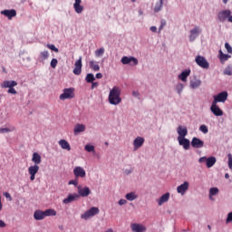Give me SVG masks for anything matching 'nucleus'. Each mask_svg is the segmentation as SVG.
I'll return each mask as SVG.
<instances>
[{
  "mask_svg": "<svg viewBox=\"0 0 232 232\" xmlns=\"http://www.w3.org/2000/svg\"><path fill=\"white\" fill-rule=\"evenodd\" d=\"M202 84V82L198 79H194L190 81V87L192 89L198 88Z\"/></svg>",
  "mask_w": 232,
  "mask_h": 232,
  "instance_id": "72a5a7b5",
  "label": "nucleus"
},
{
  "mask_svg": "<svg viewBox=\"0 0 232 232\" xmlns=\"http://www.w3.org/2000/svg\"><path fill=\"white\" fill-rule=\"evenodd\" d=\"M28 173L30 175V180L34 181L35 180V174L39 173V166L38 165H33L28 168Z\"/></svg>",
  "mask_w": 232,
  "mask_h": 232,
  "instance_id": "9d476101",
  "label": "nucleus"
},
{
  "mask_svg": "<svg viewBox=\"0 0 232 232\" xmlns=\"http://www.w3.org/2000/svg\"><path fill=\"white\" fill-rule=\"evenodd\" d=\"M1 14L5 15V17H7V19H9V21H12L13 17H15V15H17V11H15V9H5L1 11Z\"/></svg>",
  "mask_w": 232,
  "mask_h": 232,
  "instance_id": "ddd939ff",
  "label": "nucleus"
},
{
  "mask_svg": "<svg viewBox=\"0 0 232 232\" xmlns=\"http://www.w3.org/2000/svg\"><path fill=\"white\" fill-rule=\"evenodd\" d=\"M50 57V53L48 51H43L38 55L37 61L38 63H44V61L48 60Z\"/></svg>",
  "mask_w": 232,
  "mask_h": 232,
  "instance_id": "4be33fe9",
  "label": "nucleus"
},
{
  "mask_svg": "<svg viewBox=\"0 0 232 232\" xmlns=\"http://www.w3.org/2000/svg\"><path fill=\"white\" fill-rule=\"evenodd\" d=\"M73 175L76 179H79V177L81 179H84V177H86V170L82 167H75L73 169Z\"/></svg>",
  "mask_w": 232,
  "mask_h": 232,
  "instance_id": "f8f14e48",
  "label": "nucleus"
},
{
  "mask_svg": "<svg viewBox=\"0 0 232 232\" xmlns=\"http://www.w3.org/2000/svg\"><path fill=\"white\" fill-rule=\"evenodd\" d=\"M1 88H15V86H17V82L12 80V81H8L5 80L1 84H0Z\"/></svg>",
  "mask_w": 232,
  "mask_h": 232,
  "instance_id": "a211bd4d",
  "label": "nucleus"
},
{
  "mask_svg": "<svg viewBox=\"0 0 232 232\" xmlns=\"http://www.w3.org/2000/svg\"><path fill=\"white\" fill-rule=\"evenodd\" d=\"M195 62L198 66H200V68H203L204 70H208L209 68V63H208V60H206L204 56H197Z\"/></svg>",
  "mask_w": 232,
  "mask_h": 232,
  "instance_id": "20e7f679",
  "label": "nucleus"
},
{
  "mask_svg": "<svg viewBox=\"0 0 232 232\" xmlns=\"http://www.w3.org/2000/svg\"><path fill=\"white\" fill-rule=\"evenodd\" d=\"M226 101H227V92H222L214 96V101L212 102L217 104L218 102H226Z\"/></svg>",
  "mask_w": 232,
  "mask_h": 232,
  "instance_id": "423d86ee",
  "label": "nucleus"
},
{
  "mask_svg": "<svg viewBox=\"0 0 232 232\" xmlns=\"http://www.w3.org/2000/svg\"><path fill=\"white\" fill-rule=\"evenodd\" d=\"M227 159H228V168L232 171V155H231V153L227 154Z\"/></svg>",
  "mask_w": 232,
  "mask_h": 232,
  "instance_id": "49530a36",
  "label": "nucleus"
},
{
  "mask_svg": "<svg viewBox=\"0 0 232 232\" xmlns=\"http://www.w3.org/2000/svg\"><path fill=\"white\" fill-rule=\"evenodd\" d=\"M74 75H81L82 73V56H80L79 59L74 63L73 69Z\"/></svg>",
  "mask_w": 232,
  "mask_h": 232,
  "instance_id": "39448f33",
  "label": "nucleus"
},
{
  "mask_svg": "<svg viewBox=\"0 0 232 232\" xmlns=\"http://www.w3.org/2000/svg\"><path fill=\"white\" fill-rule=\"evenodd\" d=\"M132 95H134V97H137L139 94L136 92H133Z\"/></svg>",
  "mask_w": 232,
  "mask_h": 232,
  "instance_id": "69168bd1",
  "label": "nucleus"
},
{
  "mask_svg": "<svg viewBox=\"0 0 232 232\" xmlns=\"http://www.w3.org/2000/svg\"><path fill=\"white\" fill-rule=\"evenodd\" d=\"M49 50H52L53 52H55V53H59V49L55 47L53 44H47L46 45Z\"/></svg>",
  "mask_w": 232,
  "mask_h": 232,
  "instance_id": "c03bdc74",
  "label": "nucleus"
},
{
  "mask_svg": "<svg viewBox=\"0 0 232 232\" xmlns=\"http://www.w3.org/2000/svg\"><path fill=\"white\" fill-rule=\"evenodd\" d=\"M198 162H208V158H206V157H202V158H200L199 160H198Z\"/></svg>",
  "mask_w": 232,
  "mask_h": 232,
  "instance_id": "13d9d810",
  "label": "nucleus"
},
{
  "mask_svg": "<svg viewBox=\"0 0 232 232\" xmlns=\"http://www.w3.org/2000/svg\"><path fill=\"white\" fill-rule=\"evenodd\" d=\"M219 53V60L221 61V63L224 64L225 61H227V59H230L231 58V55L229 54H226L222 52V50H220L218 52Z\"/></svg>",
  "mask_w": 232,
  "mask_h": 232,
  "instance_id": "7c9ffc66",
  "label": "nucleus"
},
{
  "mask_svg": "<svg viewBox=\"0 0 232 232\" xmlns=\"http://www.w3.org/2000/svg\"><path fill=\"white\" fill-rule=\"evenodd\" d=\"M89 66L92 70H93V72H99V70H101V66H99V63H97L95 61L89 62Z\"/></svg>",
  "mask_w": 232,
  "mask_h": 232,
  "instance_id": "2f4dec72",
  "label": "nucleus"
},
{
  "mask_svg": "<svg viewBox=\"0 0 232 232\" xmlns=\"http://www.w3.org/2000/svg\"><path fill=\"white\" fill-rule=\"evenodd\" d=\"M0 227H6V223L0 219Z\"/></svg>",
  "mask_w": 232,
  "mask_h": 232,
  "instance_id": "bf43d9fd",
  "label": "nucleus"
},
{
  "mask_svg": "<svg viewBox=\"0 0 232 232\" xmlns=\"http://www.w3.org/2000/svg\"><path fill=\"white\" fill-rule=\"evenodd\" d=\"M95 215H99V208L92 207L85 213L82 214L81 218L88 220V218H92V217H95Z\"/></svg>",
  "mask_w": 232,
  "mask_h": 232,
  "instance_id": "7ed1b4c3",
  "label": "nucleus"
},
{
  "mask_svg": "<svg viewBox=\"0 0 232 232\" xmlns=\"http://www.w3.org/2000/svg\"><path fill=\"white\" fill-rule=\"evenodd\" d=\"M176 90H177L178 93H182V90H184V84L179 83L176 87Z\"/></svg>",
  "mask_w": 232,
  "mask_h": 232,
  "instance_id": "a18cd8bd",
  "label": "nucleus"
},
{
  "mask_svg": "<svg viewBox=\"0 0 232 232\" xmlns=\"http://www.w3.org/2000/svg\"><path fill=\"white\" fill-rule=\"evenodd\" d=\"M32 160L34 162V165L39 166V164H41V155H39L37 152H34L33 154Z\"/></svg>",
  "mask_w": 232,
  "mask_h": 232,
  "instance_id": "473e14b6",
  "label": "nucleus"
},
{
  "mask_svg": "<svg viewBox=\"0 0 232 232\" xmlns=\"http://www.w3.org/2000/svg\"><path fill=\"white\" fill-rule=\"evenodd\" d=\"M106 232H113V229L109 228V229L106 230Z\"/></svg>",
  "mask_w": 232,
  "mask_h": 232,
  "instance_id": "338daca9",
  "label": "nucleus"
},
{
  "mask_svg": "<svg viewBox=\"0 0 232 232\" xmlns=\"http://www.w3.org/2000/svg\"><path fill=\"white\" fill-rule=\"evenodd\" d=\"M191 73V70L188 69L183 71L179 75V79L180 81H182L183 82H188V77H189Z\"/></svg>",
  "mask_w": 232,
  "mask_h": 232,
  "instance_id": "393cba45",
  "label": "nucleus"
},
{
  "mask_svg": "<svg viewBox=\"0 0 232 232\" xmlns=\"http://www.w3.org/2000/svg\"><path fill=\"white\" fill-rule=\"evenodd\" d=\"M225 179H229V175L227 173L225 174Z\"/></svg>",
  "mask_w": 232,
  "mask_h": 232,
  "instance_id": "774afa93",
  "label": "nucleus"
},
{
  "mask_svg": "<svg viewBox=\"0 0 232 232\" xmlns=\"http://www.w3.org/2000/svg\"><path fill=\"white\" fill-rule=\"evenodd\" d=\"M59 146H61L62 150H65L66 151H72V146L66 140H60L58 141Z\"/></svg>",
  "mask_w": 232,
  "mask_h": 232,
  "instance_id": "b1692460",
  "label": "nucleus"
},
{
  "mask_svg": "<svg viewBox=\"0 0 232 232\" xmlns=\"http://www.w3.org/2000/svg\"><path fill=\"white\" fill-rule=\"evenodd\" d=\"M96 79H102V73L101 72L96 73Z\"/></svg>",
  "mask_w": 232,
  "mask_h": 232,
  "instance_id": "680f3d73",
  "label": "nucleus"
},
{
  "mask_svg": "<svg viewBox=\"0 0 232 232\" xmlns=\"http://www.w3.org/2000/svg\"><path fill=\"white\" fill-rule=\"evenodd\" d=\"M35 220H44V218H46L44 211L36 210L34 214Z\"/></svg>",
  "mask_w": 232,
  "mask_h": 232,
  "instance_id": "c85d7f7f",
  "label": "nucleus"
},
{
  "mask_svg": "<svg viewBox=\"0 0 232 232\" xmlns=\"http://www.w3.org/2000/svg\"><path fill=\"white\" fill-rule=\"evenodd\" d=\"M178 131V139H186V136L188 135V128L182 126H179L177 129Z\"/></svg>",
  "mask_w": 232,
  "mask_h": 232,
  "instance_id": "aec40b11",
  "label": "nucleus"
},
{
  "mask_svg": "<svg viewBox=\"0 0 232 232\" xmlns=\"http://www.w3.org/2000/svg\"><path fill=\"white\" fill-rule=\"evenodd\" d=\"M150 31H152L154 34L157 33V26H151Z\"/></svg>",
  "mask_w": 232,
  "mask_h": 232,
  "instance_id": "e2e57ef3",
  "label": "nucleus"
},
{
  "mask_svg": "<svg viewBox=\"0 0 232 232\" xmlns=\"http://www.w3.org/2000/svg\"><path fill=\"white\" fill-rule=\"evenodd\" d=\"M84 150L85 151L92 153V151H95V147L93 145H85Z\"/></svg>",
  "mask_w": 232,
  "mask_h": 232,
  "instance_id": "a19ab883",
  "label": "nucleus"
},
{
  "mask_svg": "<svg viewBox=\"0 0 232 232\" xmlns=\"http://www.w3.org/2000/svg\"><path fill=\"white\" fill-rule=\"evenodd\" d=\"M218 194V188H211L209 189V198L210 200H213V197H215V195Z\"/></svg>",
  "mask_w": 232,
  "mask_h": 232,
  "instance_id": "c9c22d12",
  "label": "nucleus"
},
{
  "mask_svg": "<svg viewBox=\"0 0 232 232\" xmlns=\"http://www.w3.org/2000/svg\"><path fill=\"white\" fill-rule=\"evenodd\" d=\"M224 74L225 75H232V69H231V67L226 68L225 71H224Z\"/></svg>",
  "mask_w": 232,
  "mask_h": 232,
  "instance_id": "3c124183",
  "label": "nucleus"
},
{
  "mask_svg": "<svg viewBox=\"0 0 232 232\" xmlns=\"http://www.w3.org/2000/svg\"><path fill=\"white\" fill-rule=\"evenodd\" d=\"M81 3H82V0H75L73 4L74 12H76V14H82L84 11V6L81 5Z\"/></svg>",
  "mask_w": 232,
  "mask_h": 232,
  "instance_id": "412c9836",
  "label": "nucleus"
},
{
  "mask_svg": "<svg viewBox=\"0 0 232 232\" xmlns=\"http://www.w3.org/2000/svg\"><path fill=\"white\" fill-rule=\"evenodd\" d=\"M210 111L216 117H222L224 115V111L220 109L219 106L217 105L216 102H212V105L210 107Z\"/></svg>",
  "mask_w": 232,
  "mask_h": 232,
  "instance_id": "1a4fd4ad",
  "label": "nucleus"
},
{
  "mask_svg": "<svg viewBox=\"0 0 232 232\" xmlns=\"http://www.w3.org/2000/svg\"><path fill=\"white\" fill-rule=\"evenodd\" d=\"M143 145H144V138L137 137L133 140L134 151H137V150H139V148H142Z\"/></svg>",
  "mask_w": 232,
  "mask_h": 232,
  "instance_id": "f3484780",
  "label": "nucleus"
},
{
  "mask_svg": "<svg viewBox=\"0 0 232 232\" xmlns=\"http://www.w3.org/2000/svg\"><path fill=\"white\" fill-rule=\"evenodd\" d=\"M229 222H232V212L227 214V220H226L227 224H229Z\"/></svg>",
  "mask_w": 232,
  "mask_h": 232,
  "instance_id": "5fc2aeb1",
  "label": "nucleus"
},
{
  "mask_svg": "<svg viewBox=\"0 0 232 232\" xmlns=\"http://www.w3.org/2000/svg\"><path fill=\"white\" fill-rule=\"evenodd\" d=\"M98 86H99V82H92V90H93L94 88H97Z\"/></svg>",
  "mask_w": 232,
  "mask_h": 232,
  "instance_id": "4d7b16f0",
  "label": "nucleus"
},
{
  "mask_svg": "<svg viewBox=\"0 0 232 232\" xmlns=\"http://www.w3.org/2000/svg\"><path fill=\"white\" fill-rule=\"evenodd\" d=\"M199 34H200V27H198V26L190 30L189 41H191V42L195 41V39H197V37H198Z\"/></svg>",
  "mask_w": 232,
  "mask_h": 232,
  "instance_id": "5701e85b",
  "label": "nucleus"
},
{
  "mask_svg": "<svg viewBox=\"0 0 232 232\" xmlns=\"http://www.w3.org/2000/svg\"><path fill=\"white\" fill-rule=\"evenodd\" d=\"M44 213L45 217H55V215H57V211H55V209L53 208L46 209Z\"/></svg>",
  "mask_w": 232,
  "mask_h": 232,
  "instance_id": "e433bc0d",
  "label": "nucleus"
},
{
  "mask_svg": "<svg viewBox=\"0 0 232 232\" xmlns=\"http://www.w3.org/2000/svg\"><path fill=\"white\" fill-rule=\"evenodd\" d=\"M131 231L133 232H144L146 227L142 224L133 223L130 225Z\"/></svg>",
  "mask_w": 232,
  "mask_h": 232,
  "instance_id": "6ab92c4d",
  "label": "nucleus"
},
{
  "mask_svg": "<svg viewBox=\"0 0 232 232\" xmlns=\"http://www.w3.org/2000/svg\"><path fill=\"white\" fill-rule=\"evenodd\" d=\"M188 189H189V182L188 181H185L177 188V191L179 195H186V191H188Z\"/></svg>",
  "mask_w": 232,
  "mask_h": 232,
  "instance_id": "2eb2a0df",
  "label": "nucleus"
},
{
  "mask_svg": "<svg viewBox=\"0 0 232 232\" xmlns=\"http://www.w3.org/2000/svg\"><path fill=\"white\" fill-rule=\"evenodd\" d=\"M199 130H201L202 131V133H208V131H209V130L208 129V126H206V125H201L200 127H199Z\"/></svg>",
  "mask_w": 232,
  "mask_h": 232,
  "instance_id": "de8ad7c7",
  "label": "nucleus"
},
{
  "mask_svg": "<svg viewBox=\"0 0 232 232\" xmlns=\"http://www.w3.org/2000/svg\"><path fill=\"white\" fill-rule=\"evenodd\" d=\"M162 6H164V0H160V2L156 3L155 5L154 12H160V10H162Z\"/></svg>",
  "mask_w": 232,
  "mask_h": 232,
  "instance_id": "f704fd0d",
  "label": "nucleus"
},
{
  "mask_svg": "<svg viewBox=\"0 0 232 232\" xmlns=\"http://www.w3.org/2000/svg\"><path fill=\"white\" fill-rule=\"evenodd\" d=\"M85 81L86 82H93V81H95V76L93 73H88L85 77Z\"/></svg>",
  "mask_w": 232,
  "mask_h": 232,
  "instance_id": "58836bf2",
  "label": "nucleus"
},
{
  "mask_svg": "<svg viewBox=\"0 0 232 232\" xmlns=\"http://www.w3.org/2000/svg\"><path fill=\"white\" fill-rule=\"evenodd\" d=\"M178 142L179 146H182L185 150H189L190 142L186 138H179L178 139Z\"/></svg>",
  "mask_w": 232,
  "mask_h": 232,
  "instance_id": "a878e982",
  "label": "nucleus"
},
{
  "mask_svg": "<svg viewBox=\"0 0 232 232\" xmlns=\"http://www.w3.org/2000/svg\"><path fill=\"white\" fill-rule=\"evenodd\" d=\"M5 198H10V200H12V196L10 195V193L5 192Z\"/></svg>",
  "mask_w": 232,
  "mask_h": 232,
  "instance_id": "052dcab7",
  "label": "nucleus"
},
{
  "mask_svg": "<svg viewBox=\"0 0 232 232\" xmlns=\"http://www.w3.org/2000/svg\"><path fill=\"white\" fill-rule=\"evenodd\" d=\"M191 146L192 148H204V141L197 137L192 138L191 140Z\"/></svg>",
  "mask_w": 232,
  "mask_h": 232,
  "instance_id": "dca6fc26",
  "label": "nucleus"
},
{
  "mask_svg": "<svg viewBox=\"0 0 232 232\" xmlns=\"http://www.w3.org/2000/svg\"><path fill=\"white\" fill-rule=\"evenodd\" d=\"M225 48L228 53H232V47L227 43L225 44Z\"/></svg>",
  "mask_w": 232,
  "mask_h": 232,
  "instance_id": "603ef678",
  "label": "nucleus"
},
{
  "mask_svg": "<svg viewBox=\"0 0 232 232\" xmlns=\"http://www.w3.org/2000/svg\"><path fill=\"white\" fill-rule=\"evenodd\" d=\"M217 163V158L215 157H209L207 160V168H213V166H215V164Z\"/></svg>",
  "mask_w": 232,
  "mask_h": 232,
  "instance_id": "c756f323",
  "label": "nucleus"
},
{
  "mask_svg": "<svg viewBox=\"0 0 232 232\" xmlns=\"http://www.w3.org/2000/svg\"><path fill=\"white\" fill-rule=\"evenodd\" d=\"M103 54H104V48L103 47L95 51L96 57H101V55H103Z\"/></svg>",
  "mask_w": 232,
  "mask_h": 232,
  "instance_id": "79ce46f5",
  "label": "nucleus"
},
{
  "mask_svg": "<svg viewBox=\"0 0 232 232\" xmlns=\"http://www.w3.org/2000/svg\"><path fill=\"white\" fill-rule=\"evenodd\" d=\"M91 194H92V190H90V188L88 187L82 188L81 186H78L79 197H88Z\"/></svg>",
  "mask_w": 232,
  "mask_h": 232,
  "instance_id": "4468645a",
  "label": "nucleus"
},
{
  "mask_svg": "<svg viewBox=\"0 0 232 232\" xmlns=\"http://www.w3.org/2000/svg\"><path fill=\"white\" fill-rule=\"evenodd\" d=\"M128 203V201L126 199H120L118 204L119 206H124Z\"/></svg>",
  "mask_w": 232,
  "mask_h": 232,
  "instance_id": "6e6d98bb",
  "label": "nucleus"
},
{
  "mask_svg": "<svg viewBox=\"0 0 232 232\" xmlns=\"http://www.w3.org/2000/svg\"><path fill=\"white\" fill-rule=\"evenodd\" d=\"M79 184V181L77 179H71L69 181V186H77Z\"/></svg>",
  "mask_w": 232,
  "mask_h": 232,
  "instance_id": "864d4df0",
  "label": "nucleus"
},
{
  "mask_svg": "<svg viewBox=\"0 0 232 232\" xmlns=\"http://www.w3.org/2000/svg\"><path fill=\"white\" fill-rule=\"evenodd\" d=\"M125 198L130 202H133V200L137 198V196L135 195V192H130L126 194Z\"/></svg>",
  "mask_w": 232,
  "mask_h": 232,
  "instance_id": "4c0bfd02",
  "label": "nucleus"
},
{
  "mask_svg": "<svg viewBox=\"0 0 232 232\" xmlns=\"http://www.w3.org/2000/svg\"><path fill=\"white\" fill-rule=\"evenodd\" d=\"M121 63H122L123 64H130V63H132V65H133V66H137V64H139V60H138L137 58L133 57V56H130V57H128V56H123V57L121 58Z\"/></svg>",
  "mask_w": 232,
  "mask_h": 232,
  "instance_id": "6e6552de",
  "label": "nucleus"
},
{
  "mask_svg": "<svg viewBox=\"0 0 232 232\" xmlns=\"http://www.w3.org/2000/svg\"><path fill=\"white\" fill-rule=\"evenodd\" d=\"M75 97V89L65 88L63 92L59 96L60 101H66V99H73Z\"/></svg>",
  "mask_w": 232,
  "mask_h": 232,
  "instance_id": "f03ea898",
  "label": "nucleus"
},
{
  "mask_svg": "<svg viewBox=\"0 0 232 232\" xmlns=\"http://www.w3.org/2000/svg\"><path fill=\"white\" fill-rule=\"evenodd\" d=\"M169 200V192H167L163 194L159 199H158V205L162 206V204H166Z\"/></svg>",
  "mask_w": 232,
  "mask_h": 232,
  "instance_id": "cd10ccee",
  "label": "nucleus"
},
{
  "mask_svg": "<svg viewBox=\"0 0 232 232\" xmlns=\"http://www.w3.org/2000/svg\"><path fill=\"white\" fill-rule=\"evenodd\" d=\"M228 23H232V15L228 17Z\"/></svg>",
  "mask_w": 232,
  "mask_h": 232,
  "instance_id": "0e129e2a",
  "label": "nucleus"
},
{
  "mask_svg": "<svg viewBox=\"0 0 232 232\" xmlns=\"http://www.w3.org/2000/svg\"><path fill=\"white\" fill-rule=\"evenodd\" d=\"M82 131H86V126L81 123L76 124L73 129L74 135H79V133H82Z\"/></svg>",
  "mask_w": 232,
  "mask_h": 232,
  "instance_id": "bb28decb",
  "label": "nucleus"
},
{
  "mask_svg": "<svg viewBox=\"0 0 232 232\" xmlns=\"http://www.w3.org/2000/svg\"><path fill=\"white\" fill-rule=\"evenodd\" d=\"M7 93H11L12 95H17V91L14 87H11L8 89Z\"/></svg>",
  "mask_w": 232,
  "mask_h": 232,
  "instance_id": "8fccbe9b",
  "label": "nucleus"
},
{
  "mask_svg": "<svg viewBox=\"0 0 232 232\" xmlns=\"http://www.w3.org/2000/svg\"><path fill=\"white\" fill-rule=\"evenodd\" d=\"M57 64H59V61L56 58H53L51 61V68H57Z\"/></svg>",
  "mask_w": 232,
  "mask_h": 232,
  "instance_id": "37998d69",
  "label": "nucleus"
},
{
  "mask_svg": "<svg viewBox=\"0 0 232 232\" xmlns=\"http://www.w3.org/2000/svg\"><path fill=\"white\" fill-rule=\"evenodd\" d=\"M81 198V196L77 193L69 194L66 198L63 200L64 204H72V202H76V200H79Z\"/></svg>",
  "mask_w": 232,
  "mask_h": 232,
  "instance_id": "9b49d317",
  "label": "nucleus"
},
{
  "mask_svg": "<svg viewBox=\"0 0 232 232\" xmlns=\"http://www.w3.org/2000/svg\"><path fill=\"white\" fill-rule=\"evenodd\" d=\"M109 102L113 106H117L122 102V99L121 98V88L118 86H114L109 93Z\"/></svg>",
  "mask_w": 232,
  "mask_h": 232,
  "instance_id": "f257e3e1",
  "label": "nucleus"
},
{
  "mask_svg": "<svg viewBox=\"0 0 232 232\" xmlns=\"http://www.w3.org/2000/svg\"><path fill=\"white\" fill-rule=\"evenodd\" d=\"M231 12L229 10H223L218 14V19L220 23H224L227 19L229 20Z\"/></svg>",
  "mask_w": 232,
  "mask_h": 232,
  "instance_id": "0eeeda50",
  "label": "nucleus"
},
{
  "mask_svg": "<svg viewBox=\"0 0 232 232\" xmlns=\"http://www.w3.org/2000/svg\"><path fill=\"white\" fill-rule=\"evenodd\" d=\"M10 131H15V128L13 127L12 129H8V128H1L0 129V133H8Z\"/></svg>",
  "mask_w": 232,
  "mask_h": 232,
  "instance_id": "ea45409f",
  "label": "nucleus"
},
{
  "mask_svg": "<svg viewBox=\"0 0 232 232\" xmlns=\"http://www.w3.org/2000/svg\"><path fill=\"white\" fill-rule=\"evenodd\" d=\"M164 26H166V20H161L160 22V25L159 28V33L160 34V32H162V30L164 29Z\"/></svg>",
  "mask_w": 232,
  "mask_h": 232,
  "instance_id": "09e8293b",
  "label": "nucleus"
}]
</instances>
